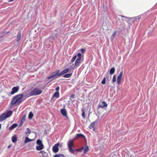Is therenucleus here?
<instances>
[{"instance_id":"nucleus-1","label":"nucleus","mask_w":157,"mask_h":157,"mask_svg":"<svg viewBox=\"0 0 157 157\" xmlns=\"http://www.w3.org/2000/svg\"><path fill=\"white\" fill-rule=\"evenodd\" d=\"M23 95L22 94H17L14 96L11 101V104L12 105H19L22 101Z\"/></svg>"},{"instance_id":"nucleus-2","label":"nucleus","mask_w":157,"mask_h":157,"mask_svg":"<svg viewBox=\"0 0 157 157\" xmlns=\"http://www.w3.org/2000/svg\"><path fill=\"white\" fill-rule=\"evenodd\" d=\"M77 58L76 59L74 64V67H77L79 66V64L81 63V54L80 53H78L77 55H75L71 59V63H72L76 59L77 57Z\"/></svg>"},{"instance_id":"nucleus-3","label":"nucleus","mask_w":157,"mask_h":157,"mask_svg":"<svg viewBox=\"0 0 157 157\" xmlns=\"http://www.w3.org/2000/svg\"><path fill=\"white\" fill-rule=\"evenodd\" d=\"M42 91L41 89L37 87H35L30 92L29 95L28 97L39 95L42 93Z\"/></svg>"},{"instance_id":"nucleus-4","label":"nucleus","mask_w":157,"mask_h":157,"mask_svg":"<svg viewBox=\"0 0 157 157\" xmlns=\"http://www.w3.org/2000/svg\"><path fill=\"white\" fill-rule=\"evenodd\" d=\"M13 112L11 111H7L0 116V122L5 120L8 117H10L12 114Z\"/></svg>"},{"instance_id":"nucleus-5","label":"nucleus","mask_w":157,"mask_h":157,"mask_svg":"<svg viewBox=\"0 0 157 157\" xmlns=\"http://www.w3.org/2000/svg\"><path fill=\"white\" fill-rule=\"evenodd\" d=\"M59 71V70H57L56 71L52 72L50 75L47 77V79H49L53 78L54 79L58 78L59 77V76L58 75Z\"/></svg>"},{"instance_id":"nucleus-6","label":"nucleus","mask_w":157,"mask_h":157,"mask_svg":"<svg viewBox=\"0 0 157 157\" xmlns=\"http://www.w3.org/2000/svg\"><path fill=\"white\" fill-rule=\"evenodd\" d=\"M73 140L72 139H70L69 140L68 142L67 143V146L68 147V149L69 151L73 154H75V151L73 150L72 149V146H73Z\"/></svg>"},{"instance_id":"nucleus-7","label":"nucleus","mask_w":157,"mask_h":157,"mask_svg":"<svg viewBox=\"0 0 157 157\" xmlns=\"http://www.w3.org/2000/svg\"><path fill=\"white\" fill-rule=\"evenodd\" d=\"M36 144L38 146L36 147V149L38 151L41 150L44 148V146L42 144V142L40 140H38L36 141Z\"/></svg>"},{"instance_id":"nucleus-8","label":"nucleus","mask_w":157,"mask_h":157,"mask_svg":"<svg viewBox=\"0 0 157 157\" xmlns=\"http://www.w3.org/2000/svg\"><path fill=\"white\" fill-rule=\"evenodd\" d=\"M19 89V86H16L14 87L12 90L10 94L11 95H13L15 93H17Z\"/></svg>"},{"instance_id":"nucleus-9","label":"nucleus","mask_w":157,"mask_h":157,"mask_svg":"<svg viewBox=\"0 0 157 157\" xmlns=\"http://www.w3.org/2000/svg\"><path fill=\"white\" fill-rule=\"evenodd\" d=\"M123 72L122 71L118 75V76L117 79V82L118 85L120 84V83L121 82L122 78V76L123 75Z\"/></svg>"},{"instance_id":"nucleus-10","label":"nucleus","mask_w":157,"mask_h":157,"mask_svg":"<svg viewBox=\"0 0 157 157\" xmlns=\"http://www.w3.org/2000/svg\"><path fill=\"white\" fill-rule=\"evenodd\" d=\"M59 145V144L57 143L52 148V150L54 153L57 152L59 151L58 146Z\"/></svg>"},{"instance_id":"nucleus-11","label":"nucleus","mask_w":157,"mask_h":157,"mask_svg":"<svg viewBox=\"0 0 157 157\" xmlns=\"http://www.w3.org/2000/svg\"><path fill=\"white\" fill-rule=\"evenodd\" d=\"M60 112L62 114L64 117H67V112L65 109H62L60 110Z\"/></svg>"},{"instance_id":"nucleus-12","label":"nucleus","mask_w":157,"mask_h":157,"mask_svg":"<svg viewBox=\"0 0 157 157\" xmlns=\"http://www.w3.org/2000/svg\"><path fill=\"white\" fill-rule=\"evenodd\" d=\"M97 122L96 121H95L94 122H92L90 125L89 126V128L90 129H92L93 128V130L94 131H95V127L94 126L95 125V124Z\"/></svg>"},{"instance_id":"nucleus-13","label":"nucleus","mask_w":157,"mask_h":157,"mask_svg":"<svg viewBox=\"0 0 157 157\" xmlns=\"http://www.w3.org/2000/svg\"><path fill=\"white\" fill-rule=\"evenodd\" d=\"M55 97L56 98H57L59 97V93L58 91L55 92L53 94L52 97L51 98V99L52 100L54 97Z\"/></svg>"},{"instance_id":"nucleus-14","label":"nucleus","mask_w":157,"mask_h":157,"mask_svg":"<svg viewBox=\"0 0 157 157\" xmlns=\"http://www.w3.org/2000/svg\"><path fill=\"white\" fill-rule=\"evenodd\" d=\"M107 105L106 102L105 101H103L101 104H100L99 106L100 108H103L104 107L107 106Z\"/></svg>"},{"instance_id":"nucleus-15","label":"nucleus","mask_w":157,"mask_h":157,"mask_svg":"<svg viewBox=\"0 0 157 157\" xmlns=\"http://www.w3.org/2000/svg\"><path fill=\"white\" fill-rule=\"evenodd\" d=\"M40 153L42 154V157H47L48 156V154L47 152H45L44 151H40Z\"/></svg>"},{"instance_id":"nucleus-16","label":"nucleus","mask_w":157,"mask_h":157,"mask_svg":"<svg viewBox=\"0 0 157 157\" xmlns=\"http://www.w3.org/2000/svg\"><path fill=\"white\" fill-rule=\"evenodd\" d=\"M18 125V124H14L11 125L9 128V130H12L16 127Z\"/></svg>"},{"instance_id":"nucleus-17","label":"nucleus","mask_w":157,"mask_h":157,"mask_svg":"<svg viewBox=\"0 0 157 157\" xmlns=\"http://www.w3.org/2000/svg\"><path fill=\"white\" fill-rule=\"evenodd\" d=\"M12 141L13 143H16L17 140V138L16 135H15L12 137Z\"/></svg>"},{"instance_id":"nucleus-18","label":"nucleus","mask_w":157,"mask_h":157,"mask_svg":"<svg viewBox=\"0 0 157 157\" xmlns=\"http://www.w3.org/2000/svg\"><path fill=\"white\" fill-rule=\"evenodd\" d=\"M25 120V116H24V117H23L21 119V122L19 124V125L20 126H21L22 124H23V123L24 122Z\"/></svg>"},{"instance_id":"nucleus-19","label":"nucleus","mask_w":157,"mask_h":157,"mask_svg":"<svg viewBox=\"0 0 157 157\" xmlns=\"http://www.w3.org/2000/svg\"><path fill=\"white\" fill-rule=\"evenodd\" d=\"M33 139H31L28 138V137H26L25 138L24 143H27L30 141H33Z\"/></svg>"},{"instance_id":"nucleus-20","label":"nucleus","mask_w":157,"mask_h":157,"mask_svg":"<svg viewBox=\"0 0 157 157\" xmlns=\"http://www.w3.org/2000/svg\"><path fill=\"white\" fill-rule=\"evenodd\" d=\"M115 71V69L114 67H113L111 68L110 71H109V73L110 75H112L114 74Z\"/></svg>"},{"instance_id":"nucleus-21","label":"nucleus","mask_w":157,"mask_h":157,"mask_svg":"<svg viewBox=\"0 0 157 157\" xmlns=\"http://www.w3.org/2000/svg\"><path fill=\"white\" fill-rule=\"evenodd\" d=\"M72 75V73L66 74L63 76V77L65 78H69Z\"/></svg>"},{"instance_id":"nucleus-22","label":"nucleus","mask_w":157,"mask_h":157,"mask_svg":"<svg viewBox=\"0 0 157 157\" xmlns=\"http://www.w3.org/2000/svg\"><path fill=\"white\" fill-rule=\"evenodd\" d=\"M80 137H84L85 136L82 134H78L76 135L75 136L76 138H78Z\"/></svg>"},{"instance_id":"nucleus-23","label":"nucleus","mask_w":157,"mask_h":157,"mask_svg":"<svg viewBox=\"0 0 157 157\" xmlns=\"http://www.w3.org/2000/svg\"><path fill=\"white\" fill-rule=\"evenodd\" d=\"M21 38V33H18V34L17 35V41H18L20 40Z\"/></svg>"},{"instance_id":"nucleus-24","label":"nucleus","mask_w":157,"mask_h":157,"mask_svg":"<svg viewBox=\"0 0 157 157\" xmlns=\"http://www.w3.org/2000/svg\"><path fill=\"white\" fill-rule=\"evenodd\" d=\"M33 113L31 112L29 113V117H28L29 119H31L32 117H33Z\"/></svg>"},{"instance_id":"nucleus-25","label":"nucleus","mask_w":157,"mask_h":157,"mask_svg":"<svg viewBox=\"0 0 157 157\" xmlns=\"http://www.w3.org/2000/svg\"><path fill=\"white\" fill-rule=\"evenodd\" d=\"M84 149V153H86L88 151L89 147L88 146H86L85 148L83 149Z\"/></svg>"},{"instance_id":"nucleus-26","label":"nucleus","mask_w":157,"mask_h":157,"mask_svg":"<svg viewBox=\"0 0 157 157\" xmlns=\"http://www.w3.org/2000/svg\"><path fill=\"white\" fill-rule=\"evenodd\" d=\"M26 130L27 131V132L25 133V134H30L31 132V131H30V129H29V128H26Z\"/></svg>"},{"instance_id":"nucleus-27","label":"nucleus","mask_w":157,"mask_h":157,"mask_svg":"<svg viewBox=\"0 0 157 157\" xmlns=\"http://www.w3.org/2000/svg\"><path fill=\"white\" fill-rule=\"evenodd\" d=\"M66 73L65 72L64 70L63 71H62L58 75L59 76L64 74Z\"/></svg>"},{"instance_id":"nucleus-28","label":"nucleus","mask_w":157,"mask_h":157,"mask_svg":"<svg viewBox=\"0 0 157 157\" xmlns=\"http://www.w3.org/2000/svg\"><path fill=\"white\" fill-rule=\"evenodd\" d=\"M131 18L132 19V18ZM133 18L134 20H136L137 19L139 20L140 18V16H138Z\"/></svg>"},{"instance_id":"nucleus-29","label":"nucleus","mask_w":157,"mask_h":157,"mask_svg":"<svg viewBox=\"0 0 157 157\" xmlns=\"http://www.w3.org/2000/svg\"><path fill=\"white\" fill-rule=\"evenodd\" d=\"M116 81V76L114 75H113V80H112V82H115Z\"/></svg>"},{"instance_id":"nucleus-30","label":"nucleus","mask_w":157,"mask_h":157,"mask_svg":"<svg viewBox=\"0 0 157 157\" xmlns=\"http://www.w3.org/2000/svg\"><path fill=\"white\" fill-rule=\"evenodd\" d=\"M82 116L84 118H85V112L84 111V110L83 109H82Z\"/></svg>"},{"instance_id":"nucleus-31","label":"nucleus","mask_w":157,"mask_h":157,"mask_svg":"<svg viewBox=\"0 0 157 157\" xmlns=\"http://www.w3.org/2000/svg\"><path fill=\"white\" fill-rule=\"evenodd\" d=\"M101 83L103 84H105V78H104L102 81L101 82Z\"/></svg>"},{"instance_id":"nucleus-32","label":"nucleus","mask_w":157,"mask_h":157,"mask_svg":"<svg viewBox=\"0 0 157 157\" xmlns=\"http://www.w3.org/2000/svg\"><path fill=\"white\" fill-rule=\"evenodd\" d=\"M81 51L82 53H84L85 52L86 50L84 48H82L81 49Z\"/></svg>"},{"instance_id":"nucleus-33","label":"nucleus","mask_w":157,"mask_h":157,"mask_svg":"<svg viewBox=\"0 0 157 157\" xmlns=\"http://www.w3.org/2000/svg\"><path fill=\"white\" fill-rule=\"evenodd\" d=\"M117 32L116 31H114L112 34L111 37L114 36L116 34Z\"/></svg>"},{"instance_id":"nucleus-34","label":"nucleus","mask_w":157,"mask_h":157,"mask_svg":"<svg viewBox=\"0 0 157 157\" xmlns=\"http://www.w3.org/2000/svg\"><path fill=\"white\" fill-rule=\"evenodd\" d=\"M83 149H84V147H82V148H79V149H77L76 150V151H80L83 150Z\"/></svg>"},{"instance_id":"nucleus-35","label":"nucleus","mask_w":157,"mask_h":157,"mask_svg":"<svg viewBox=\"0 0 157 157\" xmlns=\"http://www.w3.org/2000/svg\"><path fill=\"white\" fill-rule=\"evenodd\" d=\"M121 16L122 17H124V18H127V19H131L132 18H130L129 17H125V16H123V15H121Z\"/></svg>"},{"instance_id":"nucleus-36","label":"nucleus","mask_w":157,"mask_h":157,"mask_svg":"<svg viewBox=\"0 0 157 157\" xmlns=\"http://www.w3.org/2000/svg\"><path fill=\"white\" fill-rule=\"evenodd\" d=\"M64 71H65V73H67L68 72L69 70L67 68V69H66L64 70Z\"/></svg>"},{"instance_id":"nucleus-37","label":"nucleus","mask_w":157,"mask_h":157,"mask_svg":"<svg viewBox=\"0 0 157 157\" xmlns=\"http://www.w3.org/2000/svg\"><path fill=\"white\" fill-rule=\"evenodd\" d=\"M59 87L58 86H57L56 88V91H58L59 90Z\"/></svg>"},{"instance_id":"nucleus-38","label":"nucleus","mask_w":157,"mask_h":157,"mask_svg":"<svg viewBox=\"0 0 157 157\" xmlns=\"http://www.w3.org/2000/svg\"><path fill=\"white\" fill-rule=\"evenodd\" d=\"M54 157H59L58 155H56L54 156Z\"/></svg>"},{"instance_id":"nucleus-39","label":"nucleus","mask_w":157,"mask_h":157,"mask_svg":"<svg viewBox=\"0 0 157 157\" xmlns=\"http://www.w3.org/2000/svg\"><path fill=\"white\" fill-rule=\"evenodd\" d=\"M11 146V144H10V145H9L8 146L7 148H10V147Z\"/></svg>"},{"instance_id":"nucleus-40","label":"nucleus","mask_w":157,"mask_h":157,"mask_svg":"<svg viewBox=\"0 0 157 157\" xmlns=\"http://www.w3.org/2000/svg\"><path fill=\"white\" fill-rule=\"evenodd\" d=\"M74 95H71V98H74Z\"/></svg>"},{"instance_id":"nucleus-41","label":"nucleus","mask_w":157,"mask_h":157,"mask_svg":"<svg viewBox=\"0 0 157 157\" xmlns=\"http://www.w3.org/2000/svg\"><path fill=\"white\" fill-rule=\"evenodd\" d=\"M13 0H9L8 1H9V2H11L13 1Z\"/></svg>"},{"instance_id":"nucleus-42","label":"nucleus","mask_w":157,"mask_h":157,"mask_svg":"<svg viewBox=\"0 0 157 157\" xmlns=\"http://www.w3.org/2000/svg\"><path fill=\"white\" fill-rule=\"evenodd\" d=\"M1 128V124H0V129Z\"/></svg>"}]
</instances>
